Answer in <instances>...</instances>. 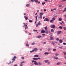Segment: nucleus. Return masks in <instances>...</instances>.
Instances as JSON below:
<instances>
[{
	"instance_id": "1",
	"label": "nucleus",
	"mask_w": 66,
	"mask_h": 66,
	"mask_svg": "<svg viewBox=\"0 0 66 66\" xmlns=\"http://www.w3.org/2000/svg\"><path fill=\"white\" fill-rule=\"evenodd\" d=\"M50 27L51 28H54L55 27V25H51L50 26Z\"/></svg>"
},
{
	"instance_id": "2",
	"label": "nucleus",
	"mask_w": 66,
	"mask_h": 66,
	"mask_svg": "<svg viewBox=\"0 0 66 66\" xmlns=\"http://www.w3.org/2000/svg\"><path fill=\"white\" fill-rule=\"evenodd\" d=\"M37 50H38V49H37V48H34L33 50H34V51H37Z\"/></svg>"
},
{
	"instance_id": "3",
	"label": "nucleus",
	"mask_w": 66,
	"mask_h": 66,
	"mask_svg": "<svg viewBox=\"0 0 66 66\" xmlns=\"http://www.w3.org/2000/svg\"><path fill=\"white\" fill-rule=\"evenodd\" d=\"M34 64L36 65H38V64L37 62H36V61L35 62H34Z\"/></svg>"
},
{
	"instance_id": "4",
	"label": "nucleus",
	"mask_w": 66,
	"mask_h": 66,
	"mask_svg": "<svg viewBox=\"0 0 66 66\" xmlns=\"http://www.w3.org/2000/svg\"><path fill=\"white\" fill-rule=\"evenodd\" d=\"M32 59L33 60H38V59H37V58H35V57H34L32 58Z\"/></svg>"
},
{
	"instance_id": "5",
	"label": "nucleus",
	"mask_w": 66,
	"mask_h": 66,
	"mask_svg": "<svg viewBox=\"0 0 66 66\" xmlns=\"http://www.w3.org/2000/svg\"><path fill=\"white\" fill-rule=\"evenodd\" d=\"M45 32V30H42L41 31V33H44Z\"/></svg>"
},
{
	"instance_id": "6",
	"label": "nucleus",
	"mask_w": 66,
	"mask_h": 66,
	"mask_svg": "<svg viewBox=\"0 0 66 66\" xmlns=\"http://www.w3.org/2000/svg\"><path fill=\"white\" fill-rule=\"evenodd\" d=\"M13 59H12V61H13L12 62V63H14V61H15V58H14V57L13 58Z\"/></svg>"
},
{
	"instance_id": "7",
	"label": "nucleus",
	"mask_w": 66,
	"mask_h": 66,
	"mask_svg": "<svg viewBox=\"0 0 66 66\" xmlns=\"http://www.w3.org/2000/svg\"><path fill=\"white\" fill-rule=\"evenodd\" d=\"M61 31H58L57 32V34H60L61 33Z\"/></svg>"
},
{
	"instance_id": "8",
	"label": "nucleus",
	"mask_w": 66,
	"mask_h": 66,
	"mask_svg": "<svg viewBox=\"0 0 66 66\" xmlns=\"http://www.w3.org/2000/svg\"><path fill=\"white\" fill-rule=\"evenodd\" d=\"M34 57H38V55H35L34 56Z\"/></svg>"
},
{
	"instance_id": "9",
	"label": "nucleus",
	"mask_w": 66,
	"mask_h": 66,
	"mask_svg": "<svg viewBox=\"0 0 66 66\" xmlns=\"http://www.w3.org/2000/svg\"><path fill=\"white\" fill-rule=\"evenodd\" d=\"M51 31L52 33H54V30L53 29H51Z\"/></svg>"
},
{
	"instance_id": "10",
	"label": "nucleus",
	"mask_w": 66,
	"mask_h": 66,
	"mask_svg": "<svg viewBox=\"0 0 66 66\" xmlns=\"http://www.w3.org/2000/svg\"><path fill=\"white\" fill-rule=\"evenodd\" d=\"M43 15V13H42L41 12L39 14V15L40 16H42V15Z\"/></svg>"
},
{
	"instance_id": "11",
	"label": "nucleus",
	"mask_w": 66,
	"mask_h": 66,
	"mask_svg": "<svg viewBox=\"0 0 66 66\" xmlns=\"http://www.w3.org/2000/svg\"><path fill=\"white\" fill-rule=\"evenodd\" d=\"M63 42V41L62 40H59V43H62Z\"/></svg>"
},
{
	"instance_id": "12",
	"label": "nucleus",
	"mask_w": 66,
	"mask_h": 66,
	"mask_svg": "<svg viewBox=\"0 0 66 66\" xmlns=\"http://www.w3.org/2000/svg\"><path fill=\"white\" fill-rule=\"evenodd\" d=\"M50 39H51V40H53L54 38H53V37L52 36H51L50 37Z\"/></svg>"
},
{
	"instance_id": "13",
	"label": "nucleus",
	"mask_w": 66,
	"mask_h": 66,
	"mask_svg": "<svg viewBox=\"0 0 66 66\" xmlns=\"http://www.w3.org/2000/svg\"><path fill=\"white\" fill-rule=\"evenodd\" d=\"M27 29H28V26L27 25H26V27L25 28V29L26 30Z\"/></svg>"
},
{
	"instance_id": "14",
	"label": "nucleus",
	"mask_w": 66,
	"mask_h": 66,
	"mask_svg": "<svg viewBox=\"0 0 66 66\" xmlns=\"http://www.w3.org/2000/svg\"><path fill=\"white\" fill-rule=\"evenodd\" d=\"M44 54H45V55L49 54V53H47V52H45V53H44Z\"/></svg>"
},
{
	"instance_id": "15",
	"label": "nucleus",
	"mask_w": 66,
	"mask_h": 66,
	"mask_svg": "<svg viewBox=\"0 0 66 66\" xmlns=\"http://www.w3.org/2000/svg\"><path fill=\"white\" fill-rule=\"evenodd\" d=\"M59 28L60 29H62L63 27L62 26H60L59 27Z\"/></svg>"
},
{
	"instance_id": "16",
	"label": "nucleus",
	"mask_w": 66,
	"mask_h": 66,
	"mask_svg": "<svg viewBox=\"0 0 66 66\" xmlns=\"http://www.w3.org/2000/svg\"><path fill=\"white\" fill-rule=\"evenodd\" d=\"M47 27H45V30L47 31Z\"/></svg>"
},
{
	"instance_id": "17",
	"label": "nucleus",
	"mask_w": 66,
	"mask_h": 66,
	"mask_svg": "<svg viewBox=\"0 0 66 66\" xmlns=\"http://www.w3.org/2000/svg\"><path fill=\"white\" fill-rule=\"evenodd\" d=\"M37 17H38V16H36L35 17V18H36V21H37Z\"/></svg>"
},
{
	"instance_id": "18",
	"label": "nucleus",
	"mask_w": 66,
	"mask_h": 66,
	"mask_svg": "<svg viewBox=\"0 0 66 66\" xmlns=\"http://www.w3.org/2000/svg\"><path fill=\"white\" fill-rule=\"evenodd\" d=\"M58 20L59 21H62V19H61V18H59L58 19Z\"/></svg>"
},
{
	"instance_id": "19",
	"label": "nucleus",
	"mask_w": 66,
	"mask_h": 66,
	"mask_svg": "<svg viewBox=\"0 0 66 66\" xmlns=\"http://www.w3.org/2000/svg\"><path fill=\"white\" fill-rule=\"evenodd\" d=\"M54 58L55 60H58V57H54Z\"/></svg>"
},
{
	"instance_id": "20",
	"label": "nucleus",
	"mask_w": 66,
	"mask_h": 66,
	"mask_svg": "<svg viewBox=\"0 0 66 66\" xmlns=\"http://www.w3.org/2000/svg\"><path fill=\"white\" fill-rule=\"evenodd\" d=\"M63 53L64 55H66V52H63Z\"/></svg>"
},
{
	"instance_id": "21",
	"label": "nucleus",
	"mask_w": 66,
	"mask_h": 66,
	"mask_svg": "<svg viewBox=\"0 0 66 66\" xmlns=\"http://www.w3.org/2000/svg\"><path fill=\"white\" fill-rule=\"evenodd\" d=\"M34 1H35V2H36V3L38 2V0H34Z\"/></svg>"
},
{
	"instance_id": "22",
	"label": "nucleus",
	"mask_w": 66,
	"mask_h": 66,
	"mask_svg": "<svg viewBox=\"0 0 66 66\" xmlns=\"http://www.w3.org/2000/svg\"><path fill=\"white\" fill-rule=\"evenodd\" d=\"M66 11V7H65V8H64V10H63V12H65V11Z\"/></svg>"
},
{
	"instance_id": "23",
	"label": "nucleus",
	"mask_w": 66,
	"mask_h": 66,
	"mask_svg": "<svg viewBox=\"0 0 66 66\" xmlns=\"http://www.w3.org/2000/svg\"><path fill=\"white\" fill-rule=\"evenodd\" d=\"M46 21H49V19H48V18H46Z\"/></svg>"
},
{
	"instance_id": "24",
	"label": "nucleus",
	"mask_w": 66,
	"mask_h": 66,
	"mask_svg": "<svg viewBox=\"0 0 66 66\" xmlns=\"http://www.w3.org/2000/svg\"><path fill=\"white\" fill-rule=\"evenodd\" d=\"M55 55L56 56H57L59 55V54L58 53H56L55 54Z\"/></svg>"
},
{
	"instance_id": "25",
	"label": "nucleus",
	"mask_w": 66,
	"mask_h": 66,
	"mask_svg": "<svg viewBox=\"0 0 66 66\" xmlns=\"http://www.w3.org/2000/svg\"><path fill=\"white\" fill-rule=\"evenodd\" d=\"M52 21H53V20H51L50 21V22L51 23H52Z\"/></svg>"
},
{
	"instance_id": "26",
	"label": "nucleus",
	"mask_w": 66,
	"mask_h": 66,
	"mask_svg": "<svg viewBox=\"0 0 66 66\" xmlns=\"http://www.w3.org/2000/svg\"><path fill=\"white\" fill-rule=\"evenodd\" d=\"M29 22H33V21H32L31 20H30L29 21Z\"/></svg>"
},
{
	"instance_id": "27",
	"label": "nucleus",
	"mask_w": 66,
	"mask_h": 66,
	"mask_svg": "<svg viewBox=\"0 0 66 66\" xmlns=\"http://www.w3.org/2000/svg\"><path fill=\"white\" fill-rule=\"evenodd\" d=\"M26 46L27 47H29V44H26Z\"/></svg>"
},
{
	"instance_id": "28",
	"label": "nucleus",
	"mask_w": 66,
	"mask_h": 66,
	"mask_svg": "<svg viewBox=\"0 0 66 66\" xmlns=\"http://www.w3.org/2000/svg\"><path fill=\"white\" fill-rule=\"evenodd\" d=\"M46 4V3H45V2L42 3V5H44V4Z\"/></svg>"
},
{
	"instance_id": "29",
	"label": "nucleus",
	"mask_w": 66,
	"mask_h": 66,
	"mask_svg": "<svg viewBox=\"0 0 66 66\" xmlns=\"http://www.w3.org/2000/svg\"><path fill=\"white\" fill-rule=\"evenodd\" d=\"M40 37H42V36H38V38H40Z\"/></svg>"
},
{
	"instance_id": "30",
	"label": "nucleus",
	"mask_w": 66,
	"mask_h": 66,
	"mask_svg": "<svg viewBox=\"0 0 66 66\" xmlns=\"http://www.w3.org/2000/svg\"><path fill=\"white\" fill-rule=\"evenodd\" d=\"M34 51L33 50L32 51H30V52L31 53H32L33 52H34Z\"/></svg>"
},
{
	"instance_id": "31",
	"label": "nucleus",
	"mask_w": 66,
	"mask_h": 66,
	"mask_svg": "<svg viewBox=\"0 0 66 66\" xmlns=\"http://www.w3.org/2000/svg\"><path fill=\"white\" fill-rule=\"evenodd\" d=\"M63 28L64 29V30H66V27H63Z\"/></svg>"
},
{
	"instance_id": "32",
	"label": "nucleus",
	"mask_w": 66,
	"mask_h": 66,
	"mask_svg": "<svg viewBox=\"0 0 66 66\" xmlns=\"http://www.w3.org/2000/svg\"><path fill=\"white\" fill-rule=\"evenodd\" d=\"M60 63H61L60 62H58L56 64L57 65H59V64H60Z\"/></svg>"
},
{
	"instance_id": "33",
	"label": "nucleus",
	"mask_w": 66,
	"mask_h": 66,
	"mask_svg": "<svg viewBox=\"0 0 66 66\" xmlns=\"http://www.w3.org/2000/svg\"><path fill=\"white\" fill-rule=\"evenodd\" d=\"M45 63H47V62H48V60H45Z\"/></svg>"
},
{
	"instance_id": "34",
	"label": "nucleus",
	"mask_w": 66,
	"mask_h": 66,
	"mask_svg": "<svg viewBox=\"0 0 66 66\" xmlns=\"http://www.w3.org/2000/svg\"><path fill=\"white\" fill-rule=\"evenodd\" d=\"M11 63H12V62H11V61H10L9 63H8V65H9V64H11Z\"/></svg>"
},
{
	"instance_id": "35",
	"label": "nucleus",
	"mask_w": 66,
	"mask_h": 66,
	"mask_svg": "<svg viewBox=\"0 0 66 66\" xmlns=\"http://www.w3.org/2000/svg\"><path fill=\"white\" fill-rule=\"evenodd\" d=\"M38 24L39 25H40V21H39V22H38Z\"/></svg>"
},
{
	"instance_id": "36",
	"label": "nucleus",
	"mask_w": 66,
	"mask_h": 66,
	"mask_svg": "<svg viewBox=\"0 0 66 66\" xmlns=\"http://www.w3.org/2000/svg\"><path fill=\"white\" fill-rule=\"evenodd\" d=\"M26 6H30V4H27L26 5Z\"/></svg>"
},
{
	"instance_id": "37",
	"label": "nucleus",
	"mask_w": 66,
	"mask_h": 66,
	"mask_svg": "<svg viewBox=\"0 0 66 66\" xmlns=\"http://www.w3.org/2000/svg\"><path fill=\"white\" fill-rule=\"evenodd\" d=\"M21 64H23V63H24V61H23V62H21Z\"/></svg>"
},
{
	"instance_id": "38",
	"label": "nucleus",
	"mask_w": 66,
	"mask_h": 66,
	"mask_svg": "<svg viewBox=\"0 0 66 66\" xmlns=\"http://www.w3.org/2000/svg\"><path fill=\"white\" fill-rule=\"evenodd\" d=\"M52 20H55V18H52Z\"/></svg>"
},
{
	"instance_id": "39",
	"label": "nucleus",
	"mask_w": 66,
	"mask_h": 66,
	"mask_svg": "<svg viewBox=\"0 0 66 66\" xmlns=\"http://www.w3.org/2000/svg\"><path fill=\"white\" fill-rule=\"evenodd\" d=\"M38 18H40L41 19H42V16H40L38 17Z\"/></svg>"
},
{
	"instance_id": "40",
	"label": "nucleus",
	"mask_w": 66,
	"mask_h": 66,
	"mask_svg": "<svg viewBox=\"0 0 66 66\" xmlns=\"http://www.w3.org/2000/svg\"><path fill=\"white\" fill-rule=\"evenodd\" d=\"M36 62V61H34V60H32V63H34V62Z\"/></svg>"
},
{
	"instance_id": "41",
	"label": "nucleus",
	"mask_w": 66,
	"mask_h": 66,
	"mask_svg": "<svg viewBox=\"0 0 66 66\" xmlns=\"http://www.w3.org/2000/svg\"><path fill=\"white\" fill-rule=\"evenodd\" d=\"M14 56V59H16V56Z\"/></svg>"
},
{
	"instance_id": "42",
	"label": "nucleus",
	"mask_w": 66,
	"mask_h": 66,
	"mask_svg": "<svg viewBox=\"0 0 66 66\" xmlns=\"http://www.w3.org/2000/svg\"><path fill=\"white\" fill-rule=\"evenodd\" d=\"M46 33V34H47L48 33V31L47 30L46 31H45Z\"/></svg>"
},
{
	"instance_id": "43",
	"label": "nucleus",
	"mask_w": 66,
	"mask_h": 66,
	"mask_svg": "<svg viewBox=\"0 0 66 66\" xmlns=\"http://www.w3.org/2000/svg\"><path fill=\"white\" fill-rule=\"evenodd\" d=\"M59 7H61V6H62V5L60 4V5H59Z\"/></svg>"
},
{
	"instance_id": "44",
	"label": "nucleus",
	"mask_w": 66,
	"mask_h": 66,
	"mask_svg": "<svg viewBox=\"0 0 66 66\" xmlns=\"http://www.w3.org/2000/svg\"><path fill=\"white\" fill-rule=\"evenodd\" d=\"M63 44L64 45H66V43H63Z\"/></svg>"
},
{
	"instance_id": "45",
	"label": "nucleus",
	"mask_w": 66,
	"mask_h": 66,
	"mask_svg": "<svg viewBox=\"0 0 66 66\" xmlns=\"http://www.w3.org/2000/svg\"><path fill=\"white\" fill-rule=\"evenodd\" d=\"M53 51H56V49H54L53 50Z\"/></svg>"
},
{
	"instance_id": "46",
	"label": "nucleus",
	"mask_w": 66,
	"mask_h": 66,
	"mask_svg": "<svg viewBox=\"0 0 66 66\" xmlns=\"http://www.w3.org/2000/svg\"><path fill=\"white\" fill-rule=\"evenodd\" d=\"M28 17H26V18H25V19H26V20H27L28 19Z\"/></svg>"
},
{
	"instance_id": "47",
	"label": "nucleus",
	"mask_w": 66,
	"mask_h": 66,
	"mask_svg": "<svg viewBox=\"0 0 66 66\" xmlns=\"http://www.w3.org/2000/svg\"><path fill=\"white\" fill-rule=\"evenodd\" d=\"M20 66H23V65H22V63H21L20 64Z\"/></svg>"
},
{
	"instance_id": "48",
	"label": "nucleus",
	"mask_w": 66,
	"mask_h": 66,
	"mask_svg": "<svg viewBox=\"0 0 66 66\" xmlns=\"http://www.w3.org/2000/svg\"><path fill=\"white\" fill-rule=\"evenodd\" d=\"M59 48H60V49H62V47H59Z\"/></svg>"
},
{
	"instance_id": "49",
	"label": "nucleus",
	"mask_w": 66,
	"mask_h": 66,
	"mask_svg": "<svg viewBox=\"0 0 66 66\" xmlns=\"http://www.w3.org/2000/svg\"><path fill=\"white\" fill-rule=\"evenodd\" d=\"M38 65H41V64H40V62H38Z\"/></svg>"
},
{
	"instance_id": "50",
	"label": "nucleus",
	"mask_w": 66,
	"mask_h": 66,
	"mask_svg": "<svg viewBox=\"0 0 66 66\" xmlns=\"http://www.w3.org/2000/svg\"><path fill=\"white\" fill-rule=\"evenodd\" d=\"M35 43H32V45H35Z\"/></svg>"
},
{
	"instance_id": "51",
	"label": "nucleus",
	"mask_w": 66,
	"mask_h": 66,
	"mask_svg": "<svg viewBox=\"0 0 66 66\" xmlns=\"http://www.w3.org/2000/svg\"><path fill=\"white\" fill-rule=\"evenodd\" d=\"M21 58L22 59H24V57H22Z\"/></svg>"
},
{
	"instance_id": "52",
	"label": "nucleus",
	"mask_w": 66,
	"mask_h": 66,
	"mask_svg": "<svg viewBox=\"0 0 66 66\" xmlns=\"http://www.w3.org/2000/svg\"><path fill=\"white\" fill-rule=\"evenodd\" d=\"M52 44H53V45H55V43H54L52 42Z\"/></svg>"
},
{
	"instance_id": "53",
	"label": "nucleus",
	"mask_w": 66,
	"mask_h": 66,
	"mask_svg": "<svg viewBox=\"0 0 66 66\" xmlns=\"http://www.w3.org/2000/svg\"><path fill=\"white\" fill-rule=\"evenodd\" d=\"M37 59H38L39 60H40V57H38V58H37Z\"/></svg>"
},
{
	"instance_id": "54",
	"label": "nucleus",
	"mask_w": 66,
	"mask_h": 66,
	"mask_svg": "<svg viewBox=\"0 0 66 66\" xmlns=\"http://www.w3.org/2000/svg\"><path fill=\"white\" fill-rule=\"evenodd\" d=\"M46 9H44V12H46Z\"/></svg>"
},
{
	"instance_id": "55",
	"label": "nucleus",
	"mask_w": 66,
	"mask_h": 66,
	"mask_svg": "<svg viewBox=\"0 0 66 66\" xmlns=\"http://www.w3.org/2000/svg\"><path fill=\"white\" fill-rule=\"evenodd\" d=\"M50 50V48H49L48 49V51H49Z\"/></svg>"
},
{
	"instance_id": "56",
	"label": "nucleus",
	"mask_w": 66,
	"mask_h": 66,
	"mask_svg": "<svg viewBox=\"0 0 66 66\" xmlns=\"http://www.w3.org/2000/svg\"><path fill=\"white\" fill-rule=\"evenodd\" d=\"M56 40H58V41L59 40V38H57V39H56Z\"/></svg>"
},
{
	"instance_id": "57",
	"label": "nucleus",
	"mask_w": 66,
	"mask_h": 66,
	"mask_svg": "<svg viewBox=\"0 0 66 66\" xmlns=\"http://www.w3.org/2000/svg\"><path fill=\"white\" fill-rule=\"evenodd\" d=\"M38 24H36V27H38Z\"/></svg>"
},
{
	"instance_id": "58",
	"label": "nucleus",
	"mask_w": 66,
	"mask_h": 66,
	"mask_svg": "<svg viewBox=\"0 0 66 66\" xmlns=\"http://www.w3.org/2000/svg\"><path fill=\"white\" fill-rule=\"evenodd\" d=\"M31 33H29V34L28 35H31Z\"/></svg>"
},
{
	"instance_id": "59",
	"label": "nucleus",
	"mask_w": 66,
	"mask_h": 66,
	"mask_svg": "<svg viewBox=\"0 0 66 66\" xmlns=\"http://www.w3.org/2000/svg\"><path fill=\"white\" fill-rule=\"evenodd\" d=\"M33 31H34V32H36V30H34Z\"/></svg>"
},
{
	"instance_id": "60",
	"label": "nucleus",
	"mask_w": 66,
	"mask_h": 66,
	"mask_svg": "<svg viewBox=\"0 0 66 66\" xmlns=\"http://www.w3.org/2000/svg\"><path fill=\"white\" fill-rule=\"evenodd\" d=\"M56 10V9L55 8V9H53V10Z\"/></svg>"
},
{
	"instance_id": "61",
	"label": "nucleus",
	"mask_w": 66,
	"mask_h": 66,
	"mask_svg": "<svg viewBox=\"0 0 66 66\" xmlns=\"http://www.w3.org/2000/svg\"><path fill=\"white\" fill-rule=\"evenodd\" d=\"M37 13H36L35 14V15L36 16V15H37Z\"/></svg>"
},
{
	"instance_id": "62",
	"label": "nucleus",
	"mask_w": 66,
	"mask_h": 66,
	"mask_svg": "<svg viewBox=\"0 0 66 66\" xmlns=\"http://www.w3.org/2000/svg\"><path fill=\"white\" fill-rule=\"evenodd\" d=\"M64 16L66 18V15H64Z\"/></svg>"
},
{
	"instance_id": "63",
	"label": "nucleus",
	"mask_w": 66,
	"mask_h": 66,
	"mask_svg": "<svg viewBox=\"0 0 66 66\" xmlns=\"http://www.w3.org/2000/svg\"><path fill=\"white\" fill-rule=\"evenodd\" d=\"M46 42H44V44H46Z\"/></svg>"
},
{
	"instance_id": "64",
	"label": "nucleus",
	"mask_w": 66,
	"mask_h": 66,
	"mask_svg": "<svg viewBox=\"0 0 66 66\" xmlns=\"http://www.w3.org/2000/svg\"><path fill=\"white\" fill-rule=\"evenodd\" d=\"M64 58L65 59H66V56H64Z\"/></svg>"
}]
</instances>
